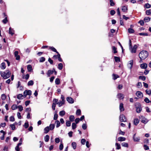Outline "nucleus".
<instances>
[{"label": "nucleus", "instance_id": "1", "mask_svg": "<svg viewBox=\"0 0 151 151\" xmlns=\"http://www.w3.org/2000/svg\"><path fill=\"white\" fill-rule=\"evenodd\" d=\"M139 57L141 60H144L146 59L148 55V53L147 51L143 50L141 51L139 53Z\"/></svg>", "mask_w": 151, "mask_h": 151}, {"label": "nucleus", "instance_id": "2", "mask_svg": "<svg viewBox=\"0 0 151 151\" xmlns=\"http://www.w3.org/2000/svg\"><path fill=\"white\" fill-rule=\"evenodd\" d=\"M1 76L4 79H6L9 78L11 76V72L9 70H6L4 72H1Z\"/></svg>", "mask_w": 151, "mask_h": 151}, {"label": "nucleus", "instance_id": "3", "mask_svg": "<svg viewBox=\"0 0 151 151\" xmlns=\"http://www.w3.org/2000/svg\"><path fill=\"white\" fill-rule=\"evenodd\" d=\"M32 94V91L30 90H25L24 92V96L25 97L27 95L31 96Z\"/></svg>", "mask_w": 151, "mask_h": 151}, {"label": "nucleus", "instance_id": "4", "mask_svg": "<svg viewBox=\"0 0 151 151\" xmlns=\"http://www.w3.org/2000/svg\"><path fill=\"white\" fill-rule=\"evenodd\" d=\"M133 64V60H131L129 61L127 64V66L128 68L131 70L132 68Z\"/></svg>", "mask_w": 151, "mask_h": 151}, {"label": "nucleus", "instance_id": "5", "mask_svg": "<svg viewBox=\"0 0 151 151\" xmlns=\"http://www.w3.org/2000/svg\"><path fill=\"white\" fill-rule=\"evenodd\" d=\"M119 120L121 122H125L126 121L127 119L124 115L121 114L120 116Z\"/></svg>", "mask_w": 151, "mask_h": 151}, {"label": "nucleus", "instance_id": "6", "mask_svg": "<svg viewBox=\"0 0 151 151\" xmlns=\"http://www.w3.org/2000/svg\"><path fill=\"white\" fill-rule=\"evenodd\" d=\"M117 98L119 100L123 99L124 97V96L121 93H118L117 95Z\"/></svg>", "mask_w": 151, "mask_h": 151}, {"label": "nucleus", "instance_id": "7", "mask_svg": "<svg viewBox=\"0 0 151 151\" xmlns=\"http://www.w3.org/2000/svg\"><path fill=\"white\" fill-rule=\"evenodd\" d=\"M136 95L139 98H141L143 97V94L139 91H137L136 93Z\"/></svg>", "mask_w": 151, "mask_h": 151}, {"label": "nucleus", "instance_id": "8", "mask_svg": "<svg viewBox=\"0 0 151 151\" xmlns=\"http://www.w3.org/2000/svg\"><path fill=\"white\" fill-rule=\"evenodd\" d=\"M18 52L15 51L14 52V56L16 57V59L17 60H19L20 59V56L18 55Z\"/></svg>", "mask_w": 151, "mask_h": 151}, {"label": "nucleus", "instance_id": "9", "mask_svg": "<svg viewBox=\"0 0 151 151\" xmlns=\"http://www.w3.org/2000/svg\"><path fill=\"white\" fill-rule=\"evenodd\" d=\"M67 101L70 103L72 104L74 102L73 99L71 97H68L66 99Z\"/></svg>", "mask_w": 151, "mask_h": 151}, {"label": "nucleus", "instance_id": "10", "mask_svg": "<svg viewBox=\"0 0 151 151\" xmlns=\"http://www.w3.org/2000/svg\"><path fill=\"white\" fill-rule=\"evenodd\" d=\"M136 134L134 135L133 138V140L135 142H139L140 140V137H136L135 136Z\"/></svg>", "mask_w": 151, "mask_h": 151}, {"label": "nucleus", "instance_id": "11", "mask_svg": "<svg viewBox=\"0 0 151 151\" xmlns=\"http://www.w3.org/2000/svg\"><path fill=\"white\" fill-rule=\"evenodd\" d=\"M119 107L120 111H124V107L123 104L122 103H120Z\"/></svg>", "mask_w": 151, "mask_h": 151}, {"label": "nucleus", "instance_id": "12", "mask_svg": "<svg viewBox=\"0 0 151 151\" xmlns=\"http://www.w3.org/2000/svg\"><path fill=\"white\" fill-rule=\"evenodd\" d=\"M147 66V64L146 63H143L140 65V67L142 69H146Z\"/></svg>", "mask_w": 151, "mask_h": 151}, {"label": "nucleus", "instance_id": "13", "mask_svg": "<svg viewBox=\"0 0 151 151\" xmlns=\"http://www.w3.org/2000/svg\"><path fill=\"white\" fill-rule=\"evenodd\" d=\"M137 46L136 45H134L133 47L132 48L131 52L132 53H135L136 51V49Z\"/></svg>", "mask_w": 151, "mask_h": 151}, {"label": "nucleus", "instance_id": "14", "mask_svg": "<svg viewBox=\"0 0 151 151\" xmlns=\"http://www.w3.org/2000/svg\"><path fill=\"white\" fill-rule=\"evenodd\" d=\"M148 122V120L145 117H143L141 120V122L144 124H146Z\"/></svg>", "mask_w": 151, "mask_h": 151}, {"label": "nucleus", "instance_id": "15", "mask_svg": "<svg viewBox=\"0 0 151 151\" xmlns=\"http://www.w3.org/2000/svg\"><path fill=\"white\" fill-rule=\"evenodd\" d=\"M122 11L124 12H127L128 10L127 6H124L122 7Z\"/></svg>", "mask_w": 151, "mask_h": 151}, {"label": "nucleus", "instance_id": "16", "mask_svg": "<svg viewBox=\"0 0 151 151\" xmlns=\"http://www.w3.org/2000/svg\"><path fill=\"white\" fill-rule=\"evenodd\" d=\"M139 120L137 118H135L134 121V124L135 125H137L139 123Z\"/></svg>", "mask_w": 151, "mask_h": 151}, {"label": "nucleus", "instance_id": "17", "mask_svg": "<svg viewBox=\"0 0 151 151\" xmlns=\"http://www.w3.org/2000/svg\"><path fill=\"white\" fill-rule=\"evenodd\" d=\"M142 110V107L140 106L137 107L136 108V112L137 113H139Z\"/></svg>", "mask_w": 151, "mask_h": 151}, {"label": "nucleus", "instance_id": "18", "mask_svg": "<svg viewBox=\"0 0 151 151\" xmlns=\"http://www.w3.org/2000/svg\"><path fill=\"white\" fill-rule=\"evenodd\" d=\"M50 130L49 127L48 126L46 127L44 129V133L45 134L47 133Z\"/></svg>", "mask_w": 151, "mask_h": 151}, {"label": "nucleus", "instance_id": "19", "mask_svg": "<svg viewBox=\"0 0 151 151\" xmlns=\"http://www.w3.org/2000/svg\"><path fill=\"white\" fill-rule=\"evenodd\" d=\"M126 138L124 137H120L118 138V140L119 141H125Z\"/></svg>", "mask_w": 151, "mask_h": 151}, {"label": "nucleus", "instance_id": "20", "mask_svg": "<svg viewBox=\"0 0 151 151\" xmlns=\"http://www.w3.org/2000/svg\"><path fill=\"white\" fill-rule=\"evenodd\" d=\"M9 33L12 35L14 34V31L13 29H12L11 27L9 28Z\"/></svg>", "mask_w": 151, "mask_h": 151}, {"label": "nucleus", "instance_id": "21", "mask_svg": "<svg viewBox=\"0 0 151 151\" xmlns=\"http://www.w3.org/2000/svg\"><path fill=\"white\" fill-rule=\"evenodd\" d=\"M53 71H52V70H49L48 71L47 73V74L48 76V77H50V75L53 74Z\"/></svg>", "mask_w": 151, "mask_h": 151}, {"label": "nucleus", "instance_id": "22", "mask_svg": "<svg viewBox=\"0 0 151 151\" xmlns=\"http://www.w3.org/2000/svg\"><path fill=\"white\" fill-rule=\"evenodd\" d=\"M150 18L149 17H146L144 18V20L145 22H148L150 21Z\"/></svg>", "mask_w": 151, "mask_h": 151}, {"label": "nucleus", "instance_id": "23", "mask_svg": "<svg viewBox=\"0 0 151 151\" xmlns=\"http://www.w3.org/2000/svg\"><path fill=\"white\" fill-rule=\"evenodd\" d=\"M0 68L2 69H4L6 68L5 63L4 62H3L1 64Z\"/></svg>", "mask_w": 151, "mask_h": 151}, {"label": "nucleus", "instance_id": "24", "mask_svg": "<svg viewBox=\"0 0 151 151\" xmlns=\"http://www.w3.org/2000/svg\"><path fill=\"white\" fill-rule=\"evenodd\" d=\"M65 102L63 101H60L57 103L59 107H60L63 105L64 104Z\"/></svg>", "mask_w": 151, "mask_h": 151}, {"label": "nucleus", "instance_id": "25", "mask_svg": "<svg viewBox=\"0 0 151 151\" xmlns=\"http://www.w3.org/2000/svg\"><path fill=\"white\" fill-rule=\"evenodd\" d=\"M49 49L53 51L56 52L57 53H58V52L53 47H49Z\"/></svg>", "mask_w": 151, "mask_h": 151}, {"label": "nucleus", "instance_id": "26", "mask_svg": "<svg viewBox=\"0 0 151 151\" xmlns=\"http://www.w3.org/2000/svg\"><path fill=\"white\" fill-rule=\"evenodd\" d=\"M55 127V126L54 124H50L49 127L50 130H52Z\"/></svg>", "mask_w": 151, "mask_h": 151}, {"label": "nucleus", "instance_id": "27", "mask_svg": "<svg viewBox=\"0 0 151 151\" xmlns=\"http://www.w3.org/2000/svg\"><path fill=\"white\" fill-rule=\"evenodd\" d=\"M49 136L48 135H46L44 138V139L46 142H47L49 141Z\"/></svg>", "mask_w": 151, "mask_h": 151}, {"label": "nucleus", "instance_id": "28", "mask_svg": "<svg viewBox=\"0 0 151 151\" xmlns=\"http://www.w3.org/2000/svg\"><path fill=\"white\" fill-rule=\"evenodd\" d=\"M75 117L73 115H71L69 116V120L70 121L72 122L74 121Z\"/></svg>", "mask_w": 151, "mask_h": 151}, {"label": "nucleus", "instance_id": "29", "mask_svg": "<svg viewBox=\"0 0 151 151\" xmlns=\"http://www.w3.org/2000/svg\"><path fill=\"white\" fill-rule=\"evenodd\" d=\"M113 78L114 80H115L117 78L119 77V76L118 75L116 74H113Z\"/></svg>", "mask_w": 151, "mask_h": 151}, {"label": "nucleus", "instance_id": "30", "mask_svg": "<svg viewBox=\"0 0 151 151\" xmlns=\"http://www.w3.org/2000/svg\"><path fill=\"white\" fill-rule=\"evenodd\" d=\"M65 111H61L60 112L59 115L61 116H63L65 115Z\"/></svg>", "mask_w": 151, "mask_h": 151}, {"label": "nucleus", "instance_id": "31", "mask_svg": "<svg viewBox=\"0 0 151 151\" xmlns=\"http://www.w3.org/2000/svg\"><path fill=\"white\" fill-rule=\"evenodd\" d=\"M146 14L147 15H149L151 14V9L147 10L146 11Z\"/></svg>", "mask_w": 151, "mask_h": 151}, {"label": "nucleus", "instance_id": "32", "mask_svg": "<svg viewBox=\"0 0 151 151\" xmlns=\"http://www.w3.org/2000/svg\"><path fill=\"white\" fill-rule=\"evenodd\" d=\"M72 146L74 149H75L76 147V143L75 142L72 143Z\"/></svg>", "mask_w": 151, "mask_h": 151}, {"label": "nucleus", "instance_id": "33", "mask_svg": "<svg viewBox=\"0 0 151 151\" xmlns=\"http://www.w3.org/2000/svg\"><path fill=\"white\" fill-rule=\"evenodd\" d=\"M122 146L128 147V145L127 143L126 142H123L122 144Z\"/></svg>", "mask_w": 151, "mask_h": 151}, {"label": "nucleus", "instance_id": "34", "mask_svg": "<svg viewBox=\"0 0 151 151\" xmlns=\"http://www.w3.org/2000/svg\"><path fill=\"white\" fill-rule=\"evenodd\" d=\"M115 60L116 62H120V59L119 57L115 56L114 57Z\"/></svg>", "mask_w": 151, "mask_h": 151}, {"label": "nucleus", "instance_id": "35", "mask_svg": "<svg viewBox=\"0 0 151 151\" xmlns=\"http://www.w3.org/2000/svg\"><path fill=\"white\" fill-rule=\"evenodd\" d=\"M34 84L33 81L32 80H31L29 81L27 85L28 86H32Z\"/></svg>", "mask_w": 151, "mask_h": 151}, {"label": "nucleus", "instance_id": "36", "mask_svg": "<svg viewBox=\"0 0 151 151\" xmlns=\"http://www.w3.org/2000/svg\"><path fill=\"white\" fill-rule=\"evenodd\" d=\"M55 83L56 85H59L60 83V80L58 78H57L55 80Z\"/></svg>", "mask_w": 151, "mask_h": 151}, {"label": "nucleus", "instance_id": "37", "mask_svg": "<svg viewBox=\"0 0 151 151\" xmlns=\"http://www.w3.org/2000/svg\"><path fill=\"white\" fill-rule=\"evenodd\" d=\"M128 32L130 33H134V30L132 28H129L128 29Z\"/></svg>", "mask_w": 151, "mask_h": 151}, {"label": "nucleus", "instance_id": "38", "mask_svg": "<svg viewBox=\"0 0 151 151\" xmlns=\"http://www.w3.org/2000/svg\"><path fill=\"white\" fill-rule=\"evenodd\" d=\"M27 69L28 71H31L32 70V67L30 65H28L27 66Z\"/></svg>", "mask_w": 151, "mask_h": 151}, {"label": "nucleus", "instance_id": "39", "mask_svg": "<svg viewBox=\"0 0 151 151\" xmlns=\"http://www.w3.org/2000/svg\"><path fill=\"white\" fill-rule=\"evenodd\" d=\"M139 79H141L143 81H145L146 79V77L145 76H139Z\"/></svg>", "mask_w": 151, "mask_h": 151}, {"label": "nucleus", "instance_id": "40", "mask_svg": "<svg viewBox=\"0 0 151 151\" xmlns=\"http://www.w3.org/2000/svg\"><path fill=\"white\" fill-rule=\"evenodd\" d=\"M63 67V65L62 63H60L58 65V68L61 70L62 69Z\"/></svg>", "mask_w": 151, "mask_h": 151}, {"label": "nucleus", "instance_id": "41", "mask_svg": "<svg viewBox=\"0 0 151 151\" xmlns=\"http://www.w3.org/2000/svg\"><path fill=\"white\" fill-rule=\"evenodd\" d=\"M115 145L116 147V149L117 150H119L120 149L121 146L118 143H116Z\"/></svg>", "mask_w": 151, "mask_h": 151}, {"label": "nucleus", "instance_id": "42", "mask_svg": "<svg viewBox=\"0 0 151 151\" xmlns=\"http://www.w3.org/2000/svg\"><path fill=\"white\" fill-rule=\"evenodd\" d=\"M23 96L22 94H19L18 95L17 98L18 99H22V97Z\"/></svg>", "mask_w": 151, "mask_h": 151}, {"label": "nucleus", "instance_id": "43", "mask_svg": "<svg viewBox=\"0 0 151 151\" xmlns=\"http://www.w3.org/2000/svg\"><path fill=\"white\" fill-rule=\"evenodd\" d=\"M45 58L44 57H41L40 58L39 62H43L45 61Z\"/></svg>", "mask_w": 151, "mask_h": 151}, {"label": "nucleus", "instance_id": "44", "mask_svg": "<svg viewBox=\"0 0 151 151\" xmlns=\"http://www.w3.org/2000/svg\"><path fill=\"white\" fill-rule=\"evenodd\" d=\"M76 114L77 115H80L81 114V111L80 109H78L76 112Z\"/></svg>", "mask_w": 151, "mask_h": 151}, {"label": "nucleus", "instance_id": "45", "mask_svg": "<svg viewBox=\"0 0 151 151\" xmlns=\"http://www.w3.org/2000/svg\"><path fill=\"white\" fill-rule=\"evenodd\" d=\"M55 123L57 124V127H58L60 126V122L59 121L56 120L55 122Z\"/></svg>", "mask_w": 151, "mask_h": 151}, {"label": "nucleus", "instance_id": "46", "mask_svg": "<svg viewBox=\"0 0 151 151\" xmlns=\"http://www.w3.org/2000/svg\"><path fill=\"white\" fill-rule=\"evenodd\" d=\"M112 48L113 50L114 51V53H116L117 52V51L116 50V48L115 46H112Z\"/></svg>", "mask_w": 151, "mask_h": 151}, {"label": "nucleus", "instance_id": "47", "mask_svg": "<svg viewBox=\"0 0 151 151\" xmlns=\"http://www.w3.org/2000/svg\"><path fill=\"white\" fill-rule=\"evenodd\" d=\"M70 121H67L66 122V124L67 127H70L71 125Z\"/></svg>", "mask_w": 151, "mask_h": 151}, {"label": "nucleus", "instance_id": "48", "mask_svg": "<svg viewBox=\"0 0 151 151\" xmlns=\"http://www.w3.org/2000/svg\"><path fill=\"white\" fill-rule=\"evenodd\" d=\"M139 35L140 36H148V34L145 32L140 33H139Z\"/></svg>", "mask_w": 151, "mask_h": 151}, {"label": "nucleus", "instance_id": "49", "mask_svg": "<svg viewBox=\"0 0 151 151\" xmlns=\"http://www.w3.org/2000/svg\"><path fill=\"white\" fill-rule=\"evenodd\" d=\"M57 53L58 54L57 57L58 58V60L60 62H62V60L60 58V55L59 54L58 52V53Z\"/></svg>", "mask_w": 151, "mask_h": 151}, {"label": "nucleus", "instance_id": "50", "mask_svg": "<svg viewBox=\"0 0 151 151\" xmlns=\"http://www.w3.org/2000/svg\"><path fill=\"white\" fill-rule=\"evenodd\" d=\"M145 7L146 8H149L151 7V5L148 3L146 4H145Z\"/></svg>", "mask_w": 151, "mask_h": 151}, {"label": "nucleus", "instance_id": "51", "mask_svg": "<svg viewBox=\"0 0 151 151\" xmlns=\"http://www.w3.org/2000/svg\"><path fill=\"white\" fill-rule=\"evenodd\" d=\"M72 127L73 129H75L76 127V124L75 123H73L72 124Z\"/></svg>", "mask_w": 151, "mask_h": 151}, {"label": "nucleus", "instance_id": "52", "mask_svg": "<svg viewBox=\"0 0 151 151\" xmlns=\"http://www.w3.org/2000/svg\"><path fill=\"white\" fill-rule=\"evenodd\" d=\"M145 92H146V93L148 95H151V90H148L147 89L145 91Z\"/></svg>", "mask_w": 151, "mask_h": 151}, {"label": "nucleus", "instance_id": "53", "mask_svg": "<svg viewBox=\"0 0 151 151\" xmlns=\"http://www.w3.org/2000/svg\"><path fill=\"white\" fill-rule=\"evenodd\" d=\"M8 22L7 17H6L5 18L2 20V22L4 24H6Z\"/></svg>", "mask_w": 151, "mask_h": 151}, {"label": "nucleus", "instance_id": "54", "mask_svg": "<svg viewBox=\"0 0 151 151\" xmlns=\"http://www.w3.org/2000/svg\"><path fill=\"white\" fill-rule=\"evenodd\" d=\"M137 86L138 88H141L142 86V83L140 82H138L137 85Z\"/></svg>", "mask_w": 151, "mask_h": 151}, {"label": "nucleus", "instance_id": "55", "mask_svg": "<svg viewBox=\"0 0 151 151\" xmlns=\"http://www.w3.org/2000/svg\"><path fill=\"white\" fill-rule=\"evenodd\" d=\"M18 108L19 109V111H21L23 110V107L21 105H19L18 107Z\"/></svg>", "mask_w": 151, "mask_h": 151}, {"label": "nucleus", "instance_id": "56", "mask_svg": "<svg viewBox=\"0 0 151 151\" xmlns=\"http://www.w3.org/2000/svg\"><path fill=\"white\" fill-rule=\"evenodd\" d=\"M144 101L147 103H150V100L147 97L145 98V99H144Z\"/></svg>", "mask_w": 151, "mask_h": 151}, {"label": "nucleus", "instance_id": "57", "mask_svg": "<svg viewBox=\"0 0 151 151\" xmlns=\"http://www.w3.org/2000/svg\"><path fill=\"white\" fill-rule=\"evenodd\" d=\"M1 98L3 100H5L6 98V96L4 94H2L1 96Z\"/></svg>", "mask_w": 151, "mask_h": 151}, {"label": "nucleus", "instance_id": "58", "mask_svg": "<svg viewBox=\"0 0 151 151\" xmlns=\"http://www.w3.org/2000/svg\"><path fill=\"white\" fill-rule=\"evenodd\" d=\"M82 128L83 129H86L87 128V125L86 124H83L82 126Z\"/></svg>", "mask_w": 151, "mask_h": 151}, {"label": "nucleus", "instance_id": "59", "mask_svg": "<svg viewBox=\"0 0 151 151\" xmlns=\"http://www.w3.org/2000/svg\"><path fill=\"white\" fill-rule=\"evenodd\" d=\"M63 148V145L62 143L61 144L59 145V149L60 150H62Z\"/></svg>", "mask_w": 151, "mask_h": 151}, {"label": "nucleus", "instance_id": "60", "mask_svg": "<svg viewBox=\"0 0 151 151\" xmlns=\"http://www.w3.org/2000/svg\"><path fill=\"white\" fill-rule=\"evenodd\" d=\"M10 126L12 128V130H14L15 129V127L14 124H11V125H10Z\"/></svg>", "mask_w": 151, "mask_h": 151}, {"label": "nucleus", "instance_id": "61", "mask_svg": "<svg viewBox=\"0 0 151 151\" xmlns=\"http://www.w3.org/2000/svg\"><path fill=\"white\" fill-rule=\"evenodd\" d=\"M58 114L55 113L54 115V116L53 118V119L55 120H56L57 119H58Z\"/></svg>", "mask_w": 151, "mask_h": 151}, {"label": "nucleus", "instance_id": "62", "mask_svg": "<svg viewBox=\"0 0 151 151\" xmlns=\"http://www.w3.org/2000/svg\"><path fill=\"white\" fill-rule=\"evenodd\" d=\"M12 109L13 110H14L17 109V106L16 105H13L12 106Z\"/></svg>", "mask_w": 151, "mask_h": 151}, {"label": "nucleus", "instance_id": "63", "mask_svg": "<svg viewBox=\"0 0 151 151\" xmlns=\"http://www.w3.org/2000/svg\"><path fill=\"white\" fill-rule=\"evenodd\" d=\"M60 141V139L58 138H56L55 139V142L57 143H58Z\"/></svg>", "mask_w": 151, "mask_h": 151}, {"label": "nucleus", "instance_id": "64", "mask_svg": "<svg viewBox=\"0 0 151 151\" xmlns=\"http://www.w3.org/2000/svg\"><path fill=\"white\" fill-rule=\"evenodd\" d=\"M110 5L111 6H113L114 5V4H115L113 2V1L112 0H110Z\"/></svg>", "mask_w": 151, "mask_h": 151}]
</instances>
